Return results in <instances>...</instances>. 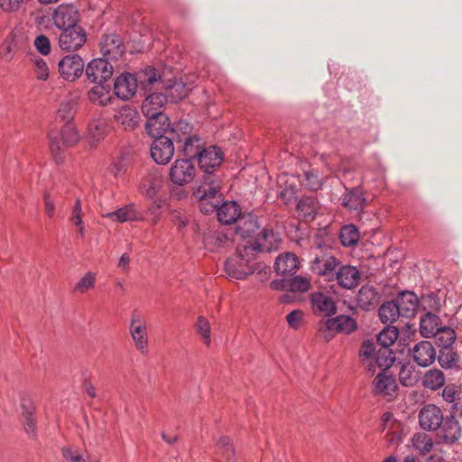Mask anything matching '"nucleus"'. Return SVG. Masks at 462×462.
I'll return each instance as SVG.
<instances>
[{
    "label": "nucleus",
    "mask_w": 462,
    "mask_h": 462,
    "mask_svg": "<svg viewBox=\"0 0 462 462\" xmlns=\"http://www.w3.org/2000/svg\"><path fill=\"white\" fill-rule=\"evenodd\" d=\"M300 268V262L297 255L293 253L281 254L275 260L274 271L282 277H291L294 275Z\"/></svg>",
    "instance_id": "nucleus-25"
},
{
    "label": "nucleus",
    "mask_w": 462,
    "mask_h": 462,
    "mask_svg": "<svg viewBox=\"0 0 462 462\" xmlns=\"http://www.w3.org/2000/svg\"><path fill=\"white\" fill-rule=\"evenodd\" d=\"M360 234L357 227L352 224L346 225L341 227L339 232V239L343 246L350 247L358 243Z\"/></svg>",
    "instance_id": "nucleus-47"
},
{
    "label": "nucleus",
    "mask_w": 462,
    "mask_h": 462,
    "mask_svg": "<svg viewBox=\"0 0 462 462\" xmlns=\"http://www.w3.org/2000/svg\"><path fill=\"white\" fill-rule=\"evenodd\" d=\"M114 73V67L109 60L97 58L90 60L85 69L87 79L94 84L108 83Z\"/></svg>",
    "instance_id": "nucleus-12"
},
{
    "label": "nucleus",
    "mask_w": 462,
    "mask_h": 462,
    "mask_svg": "<svg viewBox=\"0 0 462 462\" xmlns=\"http://www.w3.org/2000/svg\"><path fill=\"white\" fill-rule=\"evenodd\" d=\"M310 305L315 316L329 319L337 313L336 300L323 291H313L309 295Z\"/></svg>",
    "instance_id": "nucleus-14"
},
{
    "label": "nucleus",
    "mask_w": 462,
    "mask_h": 462,
    "mask_svg": "<svg viewBox=\"0 0 462 462\" xmlns=\"http://www.w3.org/2000/svg\"><path fill=\"white\" fill-rule=\"evenodd\" d=\"M105 217L113 218L120 223L127 221H143V217L135 208L134 204H128L104 215Z\"/></svg>",
    "instance_id": "nucleus-37"
},
{
    "label": "nucleus",
    "mask_w": 462,
    "mask_h": 462,
    "mask_svg": "<svg viewBox=\"0 0 462 462\" xmlns=\"http://www.w3.org/2000/svg\"><path fill=\"white\" fill-rule=\"evenodd\" d=\"M346 192L342 198L341 205L349 211L361 212L366 206L364 189L361 186L354 188L345 187Z\"/></svg>",
    "instance_id": "nucleus-24"
},
{
    "label": "nucleus",
    "mask_w": 462,
    "mask_h": 462,
    "mask_svg": "<svg viewBox=\"0 0 462 462\" xmlns=\"http://www.w3.org/2000/svg\"><path fill=\"white\" fill-rule=\"evenodd\" d=\"M380 368L381 372L373 381L374 391L378 395L391 396L397 389L395 377L388 374V369Z\"/></svg>",
    "instance_id": "nucleus-28"
},
{
    "label": "nucleus",
    "mask_w": 462,
    "mask_h": 462,
    "mask_svg": "<svg viewBox=\"0 0 462 462\" xmlns=\"http://www.w3.org/2000/svg\"><path fill=\"white\" fill-rule=\"evenodd\" d=\"M441 395L445 402L451 403L450 415H453V418L462 416V402H459L462 392L459 387L454 383L444 385Z\"/></svg>",
    "instance_id": "nucleus-33"
},
{
    "label": "nucleus",
    "mask_w": 462,
    "mask_h": 462,
    "mask_svg": "<svg viewBox=\"0 0 462 462\" xmlns=\"http://www.w3.org/2000/svg\"><path fill=\"white\" fill-rule=\"evenodd\" d=\"M159 79H160L155 83L157 84L156 89L164 91L168 102L178 103L188 96L189 88L182 80L171 79L167 81H163L160 74Z\"/></svg>",
    "instance_id": "nucleus-19"
},
{
    "label": "nucleus",
    "mask_w": 462,
    "mask_h": 462,
    "mask_svg": "<svg viewBox=\"0 0 462 462\" xmlns=\"http://www.w3.org/2000/svg\"><path fill=\"white\" fill-rule=\"evenodd\" d=\"M34 65L36 78L39 80H47L49 78V68L45 60L41 57H37L34 60Z\"/></svg>",
    "instance_id": "nucleus-61"
},
{
    "label": "nucleus",
    "mask_w": 462,
    "mask_h": 462,
    "mask_svg": "<svg viewBox=\"0 0 462 462\" xmlns=\"http://www.w3.org/2000/svg\"><path fill=\"white\" fill-rule=\"evenodd\" d=\"M204 142L197 134H191L186 141L180 145V152H182L184 159H198L199 154L204 150Z\"/></svg>",
    "instance_id": "nucleus-39"
},
{
    "label": "nucleus",
    "mask_w": 462,
    "mask_h": 462,
    "mask_svg": "<svg viewBox=\"0 0 462 462\" xmlns=\"http://www.w3.org/2000/svg\"><path fill=\"white\" fill-rule=\"evenodd\" d=\"M21 418L36 415V407L30 397L23 396L21 398Z\"/></svg>",
    "instance_id": "nucleus-60"
},
{
    "label": "nucleus",
    "mask_w": 462,
    "mask_h": 462,
    "mask_svg": "<svg viewBox=\"0 0 462 462\" xmlns=\"http://www.w3.org/2000/svg\"><path fill=\"white\" fill-rule=\"evenodd\" d=\"M334 281L345 290H353L360 282V272L356 266L340 263L333 274Z\"/></svg>",
    "instance_id": "nucleus-20"
},
{
    "label": "nucleus",
    "mask_w": 462,
    "mask_h": 462,
    "mask_svg": "<svg viewBox=\"0 0 462 462\" xmlns=\"http://www.w3.org/2000/svg\"><path fill=\"white\" fill-rule=\"evenodd\" d=\"M394 301L398 305L400 313L404 318L414 317L420 307L419 298L411 291H401Z\"/></svg>",
    "instance_id": "nucleus-29"
},
{
    "label": "nucleus",
    "mask_w": 462,
    "mask_h": 462,
    "mask_svg": "<svg viewBox=\"0 0 462 462\" xmlns=\"http://www.w3.org/2000/svg\"><path fill=\"white\" fill-rule=\"evenodd\" d=\"M297 210L305 221H312L317 215L318 202L312 196H304L297 203Z\"/></svg>",
    "instance_id": "nucleus-41"
},
{
    "label": "nucleus",
    "mask_w": 462,
    "mask_h": 462,
    "mask_svg": "<svg viewBox=\"0 0 462 462\" xmlns=\"http://www.w3.org/2000/svg\"><path fill=\"white\" fill-rule=\"evenodd\" d=\"M303 318V311L300 310H294L287 314L286 321L290 328L298 329Z\"/></svg>",
    "instance_id": "nucleus-63"
},
{
    "label": "nucleus",
    "mask_w": 462,
    "mask_h": 462,
    "mask_svg": "<svg viewBox=\"0 0 462 462\" xmlns=\"http://www.w3.org/2000/svg\"><path fill=\"white\" fill-rule=\"evenodd\" d=\"M439 365L445 370H460L459 355L453 346H446L438 349L437 358Z\"/></svg>",
    "instance_id": "nucleus-34"
},
{
    "label": "nucleus",
    "mask_w": 462,
    "mask_h": 462,
    "mask_svg": "<svg viewBox=\"0 0 462 462\" xmlns=\"http://www.w3.org/2000/svg\"><path fill=\"white\" fill-rule=\"evenodd\" d=\"M163 178L157 167H152L143 178L140 189L149 199H154L162 188Z\"/></svg>",
    "instance_id": "nucleus-23"
},
{
    "label": "nucleus",
    "mask_w": 462,
    "mask_h": 462,
    "mask_svg": "<svg viewBox=\"0 0 462 462\" xmlns=\"http://www.w3.org/2000/svg\"><path fill=\"white\" fill-rule=\"evenodd\" d=\"M146 106H142V113L147 118L145 130L152 137H164L171 125L170 119L162 111H149Z\"/></svg>",
    "instance_id": "nucleus-10"
},
{
    "label": "nucleus",
    "mask_w": 462,
    "mask_h": 462,
    "mask_svg": "<svg viewBox=\"0 0 462 462\" xmlns=\"http://www.w3.org/2000/svg\"><path fill=\"white\" fill-rule=\"evenodd\" d=\"M241 207L236 200L220 202L217 208V220L223 225H231L241 216Z\"/></svg>",
    "instance_id": "nucleus-30"
},
{
    "label": "nucleus",
    "mask_w": 462,
    "mask_h": 462,
    "mask_svg": "<svg viewBox=\"0 0 462 462\" xmlns=\"http://www.w3.org/2000/svg\"><path fill=\"white\" fill-rule=\"evenodd\" d=\"M151 146V156L152 160L159 165L167 164L174 154V145L171 139L164 137H153Z\"/></svg>",
    "instance_id": "nucleus-22"
},
{
    "label": "nucleus",
    "mask_w": 462,
    "mask_h": 462,
    "mask_svg": "<svg viewBox=\"0 0 462 462\" xmlns=\"http://www.w3.org/2000/svg\"><path fill=\"white\" fill-rule=\"evenodd\" d=\"M237 221L236 233L244 239L252 237L260 227L258 217L253 212L241 213Z\"/></svg>",
    "instance_id": "nucleus-31"
},
{
    "label": "nucleus",
    "mask_w": 462,
    "mask_h": 462,
    "mask_svg": "<svg viewBox=\"0 0 462 462\" xmlns=\"http://www.w3.org/2000/svg\"><path fill=\"white\" fill-rule=\"evenodd\" d=\"M411 356L420 367L430 366L437 358V350L431 342L421 340L410 349Z\"/></svg>",
    "instance_id": "nucleus-17"
},
{
    "label": "nucleus",
    "mask_w": 462,
    "mask_h": 462,
    "mask_svg": "<svg viewBox=\"0 0 462 462\" xmlns=\"http://www.w3.org/2000/svg\"><path fill=\"white\" fill-rule=\"evenodd\" d=\"M22 422L26 435L32 439H36L38 437V421L36 415L22 418Z\"/></svg>",
    "instance_id": "nucleus-54"
},
{
    "label": "nucleus",
    "mask_w": 462,
    "mask_h": 462,
    "mask_svg": "<svg viewBox=\"0 0 462 462\" xmlns=\"http://www.w3.org/2000/svg\"><path fill=\"white\" fill-rule=\"evenodd\" d=\"M446 383L444 373L438 368H431L426 371L421 378L423 387L431 391L442 388Z\"/></svg>",
    "instance_id": "nucleus-40"
},
{
    "label": "nucleus",
    "mask_w": 462,
    "mask_h": 462,
    "mask_svg": "<svg viewBox=\"0 0 462 462\" xmlns=\"http://www.w3.org/2000/svg\"><path fill=\"white\" fill-rule=\"evenodd\" d=\"M95 282V273L88 272L78 282V283L75 286V290L79 291L81 292H85L88 289L94 287Z\"/></svg>",
    "instance_id": "nucleus-58"
},
{
    "label": "nucleus",
    "mask_w": 462,
    "mask_h": 462,
    "mask_svg": "<svg viewBox=\"0 0 462 462\" xmlns=\"http://www.w3.org/2000/svg\"><path fill=\"white\" fill-rule=\"evenodd\" d=\"M61 455L67 462H89L79 450H74L70 446L61 448Z\"/></svg>",
    "instance_id": "nucleus-57"
},
{
    "label": "nucleus",
    "mask_w": 462,
    "mask_h": 462,
    "mask_svg": "<svg viewBox=\"0 0 462 462\" xmlns=\"http://www.w3.org/2000/svg\"><path fill=\"white\" fill-rule=\"evenodd\" d=\"M60 31L59 46L63 51H78L87 42V32L80 24Z\"/></svg>",
    "instance_id": "nucleus-11"
},
{
    "label": "nucleus",
    "mask_w": 462,
    "mask_h": 462,
    "mask_svg": "<svg viewBox=\"0 0 462 462\" xmlns=\"http://www.w3.org/2000/svg\"><path fill=\"white\" fill-rule=\"evenodd\" d=\"M380 299L381 294L374 286L365 284L356 294V304L362 310L369 311L378 305Z\"/></svg>",
    "instance_id": "nucleus-27"
},
{
    "label": "nucleus",
    "mask_w": 462,
    "mask_h": 462,
    "mask_svg": "<svg viewBox=\"0 0 462 462\" xmlns=\"http://www.w3.org/2000/svg\"><path fill=\"white\" fill-rule=\"evenodd\" d=\"M324 328L328 332L350 335L357 329L356 320L349 315L332 316L322 321Z\"/></svg>",
    "instance_id": "nucleus-21"
},
{
    "label": "nucleus",
    "mask_w": 462,
    "mask_h": 462,
    "mask_svg": "<svg viewBox=\"0 0 462 462\" xmlns=\"http://www.w3.org/2000/svg\"><path fill=\"white\" fill-rule=\"evenodd\" d=\"M50 148L55 162H63L62 152L65 148L76 144L79 139V133L73 122L63 123L60 130L49 132Z\"/></svg>",
    "instance_id": "nucleus-6"
},
{
    "label": "nucleus",
    "mask_w": 462,
    "mask_h": 462,
    "mask_svg": "<svg viewBox=\"0 0 462 462\" xmlns=\"http://www.w3.org/2000/svg\"><path fill=\"white\" fill-rule=\"evenodd\" d=\"M281 238L272 228H263L256 237L247 242L246 246L254 247V254L258 252L270 253L280 247Z\"/></svg>",
    "instance_id": "nucleus-16"
},
{
    "label": "nucleus",
    "mask_w": 462,
    "mask_h": 462,
    "mask_svg": "<svg viewBox=\"0 0 462 462\" xmlns=\"http://www.w3.org/2000/svg\"><path fill=\"white\" fill-rule=\"evenodd\" d=\"M413 448L421 455H427L433 448L432 438L424 432L415 433L411 439Z\"/></svg>",
    "instance_id": "nucleus-49"
},
{
    "label": "nucleus",
    "mask_w": 462,
    "mask_h": 462,
    "mask_svg": "<svg viewBox=\"0 0 462 462\" xmlns=\"http://www.w3.org/2000/svg\"><path fill=\"white\" fill-rule=\"evenodd\" d=\"M420 307L426 312L438 313L441 309V300L438 293L430 291L419 299Z\"/></svg>",
    "instance_id": "nucleus-46"
},
{
    "label": "nucleus",
    "mask_w": 462,
    "mask_h": 462,
    "mask_svg": "<svg viewBox=\"0 0 462 462\" xmlns=\"http://www.w3.org/2000/svg\"><path fill=\"white\" fill-rule=\"evenodd\" d=\"M126 46L123 37L116 32H109L101 35L99 40V51L102 58L108 60H118L123 57Z\"/></svg>",
    "instance_id": "nucleus-9"
},
{
    "label": "nucleus",
    "mask_w": 462,
    "mask_h": 462,
    "mask_svg": "<svg viewBox=\"0 0 462 462\" xmlns=\"http://www.w3.org/2000/svg\"><path fill=\"white\" fill-rule=\"evenodd\" d=\"M432 337L435 339L437 348L439 349L446 346H449L455 345L457 334L452 328L442 326Z\"/></svg>",
    "instance_id": "nucleus-45"
},
{
    "label": "nucleus",
    "mask_w": 462,
    "mask_h": 462,
    "mask_svg": "<svg viewBox=\"0 0 462 462\" xmlns=\"http://www.w3.org/2000/svg\"><path fill=\"white\" fill-rule=\"evenodd\" d=\"M157 88V84L151 85L149 87H143V95L145 96V100L142 106H146V108L149 111H162V107L163 106L165 102H168L167 97L163 92H152V88L155 90Z\"/></svg>",
    "instance_id": "nucleus-35"
},
{
    "label": "nucleus",
    "mask_w": 462,
    "mask_h": 462,
    "mask_svg": "<svg viewBox=\"0 0 462 462\" xmlns=\"http://www.w3.org/2000/svg\"><path fill=\"white\" fill-rule=\"evenodd\" d=\"M51 20L59 30L79 24L80 14L79 9L73 4H60L54 9Z\"/></svg>",
    "instance_id": "nucleus-13"
},
{
    "label": "nucleus",
    "mask_w": 462,
    "mask_h": 462,
    "mask_svg": "<svg viewBox=\"0 0 462 462\" xmlns=\"http://www.w3.org/2000/svg\"><path fill=\"white\" fill-rule=\"evenodd\" d=\"M216 447L217 454L225 462H233L235 449L229 437H221Z\"/></svg>",
    "instance_id": "nucleus-50"
},
{
    "label": "nucleus",
    "mask_w": 462,
    "mask_h": 462,
    "mask_svg": "<svg viewBox=\"0 0 462 462\" xmlns=\"http://www.w3.org/2000/svg\"><path fill=\"white\" fill-rule=\"evenodd\" d=\"M196 175V169L189 159H177L170 168L171 181L180 187L190 183Z\"/></svg>",
    "instance_id": "nucleus-15"
},
{
    "label": "nucleus",
    "mask_w": 462,
    "mask_h": 462,
    "mask_svg": "<svg viewBox=\"0 0 462 462\" xmlns=\"http://www.w3.org/2000/svg\"><path fill=\"white\" fill-rule=\"evenodd\" d=\"M75 111V104L72 100H66L60 103L57 111V120L60 123L72 122Z\"/></svg>",
    "instance_id": "nucleus-52"
},
{
    "label": "nucleus",
    "mask_w": 462,
    "mask_h": 462,
    "mask_svg": "<svg viewBox=\"0 0 462 462\" xmlns=\"http://www.w3.org/2000/svg\"><path fill=\"white\" fill-rule=\"evenodd\" d=\"M26 37L20 29L12 30L2 43L4 58L11 60L14 55L25 44Z\"/></svg>",
    "instance_id": "nucleus-26"
},
{
    "label": "nucleus",
    "mask_w": 462,
    "mask_h": 462,
    "mask_svg": "<svg viewBox=\"0 0 462 462\" xmlns=\"http://www.w3.org/2000/svg\"><path fill=\"white\" fill-rule=\"evenodd\" d=\"M224 157V152L219 147H205L197 159L199 167L203 171L199 182L211 183L210 180H221L215 171L222 165Z\"/></svg>",
    "instance_id": "nucleus-7"
},
{
    "label": "nucleus",
    "mask_w": 462,
    "mask_h": 462,
    "mask_svg": "<svg viewBox=\"0 0 462 462\" xmlns=\"http://www.w3.org/2000/svg\"><path fill=\"white\" fill-rule=\"evenodd\" d=\"M60 76L68 81L79 79L85 68L84 61L79 54L67 55L58 63Z\"/></svg>",
    "instance_id": "nucleus-18"
},
{
    "label": "nucleus",
    "mask_w": 462,
    "mask_h": 462,
    "mask_svg": "<svg viewBox=\"0 0 462 462\" xmlns=\"http://www.w3.org/2000/svg\"><path fill=\"white\" fill-rule=\"evenodd\" d=\"M399 381L403 386H413L416 382L414 367L409 363L403 364L399 372Z\"/></svg>",
    "instance_id": "nucleus-53"
},
{
    "label": "nucleus",
    "mask_w": 462,
    "mask_h": 462,
    "mask_svg": "<svg viewBox=\"0 0 462 462\" xmlns=\"http://www.w3.org/2000/svg\"><path fill=\"white\" fill-rule=\"evenodd\" d=\"M255 260L254 247L245 245L238 246L236 254L225 262L224 269L229 278L245 280L258 269Z\"/></svg>",
    "instance_id": "nucleus-4"
},
{
    "label": "nucleus",
    "mask_w": 462,
    "mask_h": 462,
    "mask_svg": "<svg viewBox=\"0 0 462 462\" xmlns=\"http://www.w3.org/2000/svg\"><path fill=\"white\" fill-rule=\"evenodd\" d=\"M25 0H0V9L5 13H15L21 9Z\"/></svg>",
    "instance_id": "nucleus-62"
},
{
    "label": "nucleus",
    "mask_w": 462,
    "mask_h": 462,
    "mask_svg": "<svg viewBox=\"0 0 462 462\" xmlns=\"http://www.w3.org/2000/svg\"><path fill=\"white\" fill-rule=\"evenodd\" d=\"M192 130L193 125L191 124L185 120H180L171 124L166 138H170L173 145L174 143L181 145L192 134Z\"/></svg>",
    "instance_id": "nucleus-32"
},
{
    "label": "nucleus",
    "mask_w": 462,
    "mask_h": 462,
    "mask_svg": "<svg viewBox=\"0 0 462 462\" xmlns=\"http://www.w3.org/2000/svg\"><path fill=\"white\" fill-rule=\"evenodd\" d=\"M170 215L171 222L179 229H183L187 226L189 219L185 216H183L179 210H171Z\"/></svg>",
    "instance_id": "nucleus-64"
},
{
    "label": "nucleus",
    "mask_w": 462,
    "mask_h": 462,
    "mask_svg": "<svg viewBox=\"0 0 462 462\" xmlns=\"http://www.w3.org/2000/svg\"><path fill=\"white\" fill-rule=\"evenodd\" d=\"M33 45L42 55H48L51 51L50 39L44 34L38 35L33 42Z\"/></svg>",
    "instance_id": "nucleus-59"
},
{
    "label": "nucleus",
    "mask_w": 462,
    "mask_h": 462,
    "mask_svg": "<svg viewBox=\"0 0 462 462\" xmlns=\"http://www.w3.org/2000/svg\"><path fill=\"white\" fill-rule=\"evenodd\" d=\"M134 320L132 319L131 323V336L134 341L135 346L138 350L143 354H146L148 352L147 344H148V337L146 327L143 323L139 324L137 326L134 325Z\"/></svg>",
    "instance_id": "nucleus-43"
},
{
    "label": "nucleus",
    "mask_w": 462,
    "mask_h": 462,
    "mask_svg": "<svg viewBox=\"0 0 462 462\" xmlns=\"http://www.w3.org/2000/svg\"><path fill=\"white\" fill-rule=\"evenodd\" d=\"M196 329L197 332L201 335V337L204 339L205 344L209 345L211 338H210V326L206 318L203 316H199L196 322Z\"/></svg>",
    "instance_id": "nucleus-56"
},
{
    "label": "nucleus",
    "mask_w": 462,
    "mask_h": 462,
    "mask_svg": "<svg viewBox=\"0 0 462 462\" xmlns=\"http://www.w3.org/2000/svg\"><path fill=\"white\" fill-rule=\"evenodd\" d=\"M210 182H199L193 193L199 199L200 211L205 215L217 211L219 203L223 200L222 180H215V182L210 180Z\"/></svg>",
    "instance_id": "nucleus-8"
},
{
    "label": "nucleus",
    "mask_w": 462,
    "mask_h": 462,
    "mask_svg": "<svg viewBox=\"0 0 462 462\" xmlns=\"http://www.w3.org/2000/svg\"><path fill=\"white\" fill-rule=\"evenodd\" d=\"M152 199V205L147 208V214L152 217L151 221L155 225L162 217L161 208L164 203V199L157 196Z\"/></svg>",
    "instance_id": "nucleus-55"
},
{
    "label": "nucleus",
    "mask_w": 462,
    "mask_h": 462,
    "mask_svg": "<svg viewBox=\"0 0 462 462\" xmlns=\"http://www.w3.org/2000/svg\"><path fill=\"white\" fill-rule=\"evenodd\" d=\"M441 327L437 313L426 312L420 319V332L423 337H431Z\"/></svg>",
    "instance_id": "nucleus-38"
},
{
    "label": "nucleus",
    "mask_w": 462,
    "mask_h": 462,
    "mask_svg": "<svg viewBox=\"0 0 462 462\" xmlns=\"http://www.w3.org/2000/svg\"><path fill=\"white\" fill-rule=\"evenodd\" d=\"M88 98L93 104L106 106L112 101L111 85L109 83L96 84L88 92Z\"/></svg>",
    "instance_id": "nucleus-36"
},
{
    "label": "nucleus",
    "mask_w": 462,
    "mask_h": 462,
    "mask_svg": "<svg viewBox=\"0 0 462 462\" xmlns=\"http://www.w3.org/2000/svg\"><path fill=\"white\" fill-rule=\"evenodd\" d=\"M302 182L307 189L318 191L322 189L325 180L319 176L318 170L310 169L303 172Z\"/></svg>",
    "instance_id": "nucleus-48"
},
{
    "label": "nucleus",
    "mask_w": 462,
    "mask_h": 462,
    "mask_svg": "<svg viewBox=\"0 0 462 462\" xmlns=\"http://www.w3.org/2000/svg\"><path fill=\"white\" fill-rule=\"evenodd\" d=\"M290 291L291 292H306L310 287V281L301 275H292L289 277Z\"/></svg>",
    "instance_id": "nucleus-51"
},
{
    "label": "nucleus",
    "mask_w": 462,
    "mask_h": 462,
    "mask_svg": "<svg viewBox=\"0 0 462 462\" xmlns=\"http://www.w3.org/2000/svg\"><path fill=\"white\" fill-rule=\"evenodd\" d=\"M314 244L318 252L315 253L313 259L310 262V270L312 273L323 277L327 282H333V274L340 263L330 251L326 242L319 235L314 236Z\"/></svg>",
    "instance_id": "nucleus-5"
},
{
    "label": "nucleus",
    "mask_w": 462,
    "mask_h": 462,
    "mask_svg": "<svg viewBox=\"0 0 462 462\" xmlns=\"http://www.w3.org/2000/svg\"><path fill=\"white\" fill-rule=\"evenodd\" d=\"M399 337V330L394 326L386 325L376 337V341L372 338L365 339L360 346L359 358L363 365L372 374L376 367L389 369L395 362V353L391 349Z\"/></svg>",
    "instance_id": "nucleus-1"
},
{
    "label": "nucleus",
    "mask_w": 462,
    "mask_h": 462,
    "mask_svg": "<svg viewBox=\"0 0 462 462\" xmlns=\"http://www.w3.org/2000/svg\"><path fill=\"white\" fill-rule=\"evenodd\" d=\"M159 73L152 67L145 68L136 75L124 72L114 81V94L122 100L130 99L138 88L143 90V87H149L158 81Z\"/></svg>",
    "instance_id": "nucleus-3"
},
{
    "label": "nucleus",
    "mask_w": 462,
    "mask_h": 462,
    "mask_svg": "<svg viewBox=\"0 0 462 462\" xmlns=\"http://www.w3.org/2000/svg\"><path fill=\"white\" fill-rule=\"evenodd\" d=\"M419 424L424 430H440L439 437L447 445L455 444L462 436L458 420L450 414L444 417L441 409L435 404H426L420 409Z\"/></svg>",
    "instance_id": "nucleus-2"
},
{
    "label": "nucleus",
    "mask_w": 462,
    "mask_h": 462,
    "mask_svg": "<svg viewBox=\"0 0 462 462\" xmlns=\"http://www.w3.org/2000/svg\"><path fill=\"white\" fill-rule=\"evenodd\" d=\"M110 126L106 120L104 118H96L88 124V134L90 138L94 141L98 142L105 138L108 134Z\"/></svg>",
    "instance_id": "nucleus-44"
},
{
    "label": "nucleus",
    "mask_w": 462,
    "mask_h": 462,
    "mask_svg": "<svg viewBox=\"0 0 462 462\" xmlns=\"http://www.w3.org/2000/svg\"><path fill=\"white\" fill-rule=\"evenodd\" d=\"M378 316L382 323L390 325L394 323L402 314L394 300L383 302L378 309Z\"/></svg>",
    "instance_id": "nucleus-42"
}]
</instances>
